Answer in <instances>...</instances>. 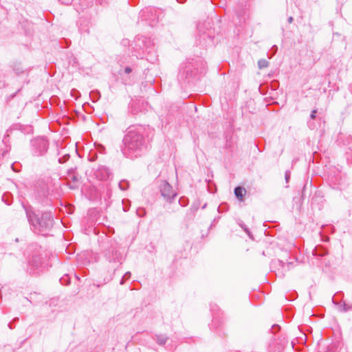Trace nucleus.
Listing matches in <instances>:
<instances>
[{
	"label": "nucleus",
	"mask_w": 352,
	"mask_h": 352,
	"mask_svg": "<svg viewBox=\"0 0 352 352\" xmlns=\"http://www.w3.org/2000/svg\"><path fill=\"white\" fill-rule=\"evenodd\" d=\"M123 154L130 158L140 156L146 147L142 133L135 127H129L123 139Z\"/></svg>",
	"instance_id": "1"
},
{
	"label": "nucleus",
	"mask_w": 352,
	"mask_h": 352,
	"mask_svg": "<svg viewBox=\"0 0 352 352\" xmlns=\"http://www.w3.org/2000/svg\"><path fill=\"white\" fill-rule=\"evenodd\" d=\"M26 214L30 223L33 226L35 232L45 234V232L53 226V218L49 212H45L42 213L41 217H38L34 212L27 210Z\"/></svg>",
	"instance_id": "2"
},
{
	"label": "nucleus",
	"mask_w": 352,
	"mask_h": 352,
	"mask_svg": "<svg viewBox=\"0 0 352 352\" xmlns=\"http://www.w3.org/2000/svg\"><path fill=\"white\" fill-rule=\"evenodd\" d=\"M159 189L162 197L168 202H171L177 197L175 192L170 184L166 181H162L159 186Z\"/></svg>",
	"instance_id": "3"
},
{
	"label": "nucleus",
	"mask_w": 352,
	"mask_h": 352,
	"mask_svg": "<svg viewBox=\"0 0 352 352\" xmlns=\"http://www.w3.org/2000/svg\"><path fill=\"white\" fill-rule=\"evenodd\" d=\"M36 145L39 149V155H42L47 151L48 148V142L44 138H40L36 140Z\"/></svg>",
	"instance_id": "4"
},
{
	"label": "nucleus",
	"mask_w": 352,
	"mask_h": 352,
	"mask_svg": "<svg viewBox=\"0 0 352 352\" xmlns=\"http://www.w3.org/2000/svg\"><path fill=\"white\" fill-rule=\"evenodd\" d=\"M245 192L246 190L243 187L238 186L234 189V195L239 201H243Z\"/></svg>",
	"instance_id": "5"
},
{
	"label": "nucleus",
	"mask_w": 352,
	"mask_h": 352,
	"mask_svg": "<svg viewBox=\"0 0 352 352\" xmlns=\"http://www.w3.org/2000/svg\"><path fill=\"white\" fill-rule=\"evenodd\" d=\"M269 63L265 59H261L258 61V66L259 69H263L268 67Z\"/></svg>",
	"instance_id": "6"
},
{
	"label": "nucleus",
	"mask_w": 352,
	"mask_h": 352,
	"mask_svg": "<svg viewBox=\"0 0 352 352\" xmlns=\"http://www.w3.org/2000/svg\"><path fill=\"white\" fill-rule=\"evenodd\" d=\"M130 276H131V273L130 272L125 273V274L124 275V276H123V278H122V280L120 282V284H122V285L124 284V280L129 278Z\"/></svg>",
	"instance_id": "7"
},
{
	"label": "nucleus",
	"mask_w": 352,
	"mask_h": 352,
	"mask_svg": "<svg viewBox=\"0 0 352 352\" xmlns=\"http://www.w3.org/2000/svg\"><path fill=\"white\" fill-rule=\"evenodd\" d=\"M316 113H317V110H316V109H314L311 111V113L310 116L311 119H315Z\"/></svg>",
	"instance_id": "8"
},
{
	"label": "nucleus",
	"mask_w": 352,
	"mask_h": 352,
	"mask_svg": "<svg viewBox=\"0 0 352 352\" xmlns=\"http://www.w3.org/2000/svg\"><path fill=\"white\" fill-rule=\"evenodd\" d=\"M166 341V338H160V339H159V340H158V342H159L160 344H165Z\"/></svg>",
	"instance_id": "9"
},
{
	"label": "nucleus",
	"mask_w": 352,
	"mask_h": 352,
	"mask_svg": "<svg viewBox=\"0 0 352 352\" xmlns=\"http://www.w3.org/2000/svg\"><path fill=\"white\" fill-rule=\"evenodd\" d=\"M289 179V172H286L285 173V180H286L287 182H288Z\"/></svg>",
	"instance_id": "10"
},
{
	"label": "nucleus",
	"mask_w": 352,
	"mask_h": 352,
	"mask_svg": "<svg viewBox=\"0 0 352 352\" xmlns=\"http://www.w3.org/2000/svg\"><path fill=\"white\" fill-rule=\"evenodd\" d=\"M124 182H120V183L119 184L120 188L122 190H123L126 189V187H123V184H124Z\"/></svg>",
	"instance_id": "11"
},
{
	"label": "nucleus",
	"mask_w": 352,
	"mask_h": 352,
	"mask_svg": "<svg viewBox=\"0 0 352 352\" xmlns=\"http://www.w3.org/2000/svg\"><path fill=\"white\" fill-rule=\"evenodd\" d=\"M131 72V69L130 67H126L125 68V72L126 74H129Z\"/></svg>",
	"instance_id": "12"
},
{
	"label": "nucleus",
	"mask_w": 352,
	"mask_h": 352,
	"mask_svg": "<svg viewBox=\"0 0 352 352\" xmlns=\"http://www.w3.org/2000/svg\"><path fill=\"white\" fill-rule=\"evenodd\" d=\"M293 21H294V19H293V17H292V16H289V17L288 18V22H289V23H292L293 22Z\"/></svg>",
	"instance_id": "13"
}]
</instances>
